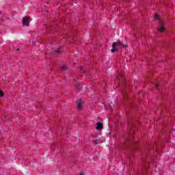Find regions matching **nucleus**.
Masks as SVG:
<instances>
[{
	"mask_svg": "<svg viewBox=\"0 0 175 175\" xmlns=\"http://www.w3.org/2000/svg\"><path fill=\"white\" fill-rule=\"evenodd\" d=\"M62 51H64V48L60 47L59 49H53L52 54L53 55H59V54L62 53Z\"/></svg>",
	"mask_w": 175,
	"mask_h": 175,
	"instance_id": "1",
	"label": "nucleus"
},
{
	"mask_svg": "<svg viewBox=\"0 0 175 175\" xmlns=\"http://www.w3.org/2000/svg\"><path fill=\"white\" fill-rule=\"evenodd\" d=\"M31 22V18L29 16H25L23 18V25H26V27H29V23Z\"/></svg>",
	"mask_w": 175,
	"mask_h": 175,
	"instance_id": "2",
	"label": "nucleus"
},
{
	"mask_svg": "<svg viewBox=\"0 0 175 175\" xmlns=\"http://www.w3.org/2000/svg\"><path fill=\"white\" fill-rule=\"evenodd\" d=\"M116 43H118L116 44V46H118V47H123V49H126V47H128V45H124L122 44V43L121 42V41H118Z\"/></svg>",
	"mask_w": 175,
	"mask_h": 175,
	"instance_id": "3",
	"label": "nucleus"
},
{
	"mask_svg": "<svg viewBox=\"0 0 175 175\" xmlns=\"http://www.w3.org/2000/svg\"><path fill=\"white\" fill-rule=\"evenodd\" d=\"M96 129H97V131H99L100 129H103V124H102L101 122H98L97 123V126L96 127Z\"/></svg>",
	"mask_w": 175,
	"mask_h": 175,
	"instance_id": "4",
	"label": "nucleus"
},
{
	"mask_svg": "<svg viewBox=\"0 0 175 175\" xmlns=\"http://www.w3.org/2000/svg\"><path fill=\"white\" fill-rule=\"evenodd\" d=\"M93 143H94V144H100V143H103V140L101 139H94Z\"/></svg>",
	"mask_w": 175,
	"mask_h": 175,
	"instance_id": "5",
	"label": "nucleus"
},
{
	"mask_svg": "<svg viewBox=\"0 0 175 175\" xmlns=\"http://www.w3.org/2000/svg\"><path fill=\"white\" fill-rule=\"evenodd\" d=\"M77 109H81V101L80 100L77 101Z\"/></svg>",
	"mask_w": 175,
	"mask_h": 175,
	"instance_id": "6",
	"label": "nucleus"
},
{
	"mask_svg": "<svg viewBox=\"0 0 175 175\" xmlns=\"http://www.w3.org/2000/svg\"><path fill=\"white\" fill-rule=\"evenodd\" d=\"M159 31L160 32H163L165 31V27H163V25H160L159 28Z\"/></svg>",
	"mask_w": 175,
	"mask_h": 175,
	"instance_id": "7",
	"label": "nucleus"
},
{
	"mask_svg": "<svg viewBox=\"0 0 175 175\" xmlns=\"http://www.w3.org/2000/svg\"><path fill=\"white\" fill-rule=\"evenodd\" d=\"M117 44H118V43H116V42H114L112 44V49H116V46H117Z\"/></svg>",
	"mask_w": 175,
	"mask_h": 175,
	"instance_id": "8",
	"label": "nucleus"
},
{
	"mask_svg": "<svg viewBox=\"0 0 175 175\" xmlns=\"http://www.w3.org/2000/svg\"><path fill=\"white\" fill-rule=\"evenodd\" d=\"M62 70H68V66H62Z\"/></svg>",
	"mask_w": 175,
	"mask_h": 175,
	"instance_id": "9",
	"label": "nucleus"
},
{
	"mask_svg": "<svg viewBox=\"0 0 175 175\" xmlns=\"http://www.w3.org/2000/svg\"><path fill=\"white\" fill-rule=\"evenodd\" d=\"M111 51V53H116V51H117V49L112 48Z\"/></svg>",
	"mask_w": 175,
	"mask_h": 175,
	"instance_id": "10",
	"label": "nucleus"
},
{
	"mask_svg": "<svg viewBox=\"0 0 175 175\" xmlns=\"http://www.w3.org/2000/svg\"><path fill=\"white\" fill-rule=\"evenodd\" d=\"M2 96H3V92L0 90V98H2Z\"/></svg>",
	"mask_w": 175,
	"mask_h": 175,
	"instance_id": "11",
	"label": "nucleus"
},
{
	"mask_svg": "<svg viewBox=\"0 0 175 175\" xmlns=\"http://www.w3.org/2000/svg\"><path fill=\"white\" fill-rule=\"evenodd\" d=\"M154 18H159V16H158V14H156Z\"/></svg>",
	"mask_w": 175,
	"mask_h": 175,
	"instance_id": "12",
	"label": "nucleus"
},
{
	"mask_svg": "<svg viewBox=\"0 0 175 175\" xmlns=\"http://www.w3.org/2000/svg\"><path fill=\"white\" fill-rule=\"evenodd\" d=\"M76 87L78 90L80 89V85H76Z\"/></svg>",
	"mask_w": 175,
	"mask_h": 175,
	"instance_id": "13",
	"label": "nucleus"
},
{
	"mask_svg": "<svg viewBox=\"0 0 175 175\" xmlns=\"http://www.w3.org/2000/svg\"><path fill=\"white\" fill-rule=\"evenodd\" d=\"M159 24L162 25V24H163V22H162V21L159 20Z\"/></svg>",
	"mask_w": 175,
	"mask_h": 175,
	"instance_id": "14",
	"label": "nucleus"
},
{
	"mask_svg": "<svg viewBox=\"0 0 175 175\" xmlns=\"http://www.w3.org/2000/svg\"><path fill=\"white\" fill-rule=\"evenodd\" d=\"M80 175H85L84 173H81Z\"/></svg>",
	"mask_w": 175,
	"mask_h": 175,
	"instance_id": "15",
	"label": "nucleus"
},
{
	"mask_svg": "<svg viewBox=\"0 0 175 175\" xmlns=\"http://www.w3.org/2000/svg\"><path fill=\"white\" fill-rule=\"evenodd\" d=\"M17 51H20V49H17Z\"/></svg>",
	"mask_w": 175,
	"mask_h": 175,
	"instance_id": "16",
	"label": "nucleus"
},
{
	"mask_svg": "<svg viewBox=\"0 0 175 175\" xmlns=\"http://www.w3.org/2000/svg\"><path fill=\"white\" fill-rule=\"evenodd\" d=\"M156 88H158V85H156Z\"/></svg>",
	"mask_w": 175,
	"mask_h": 175,
	"instance_id": "17",
	"label": "nucleus"
}]
</instances>
